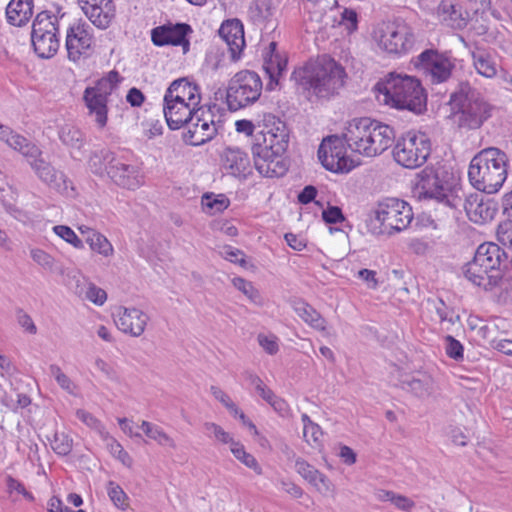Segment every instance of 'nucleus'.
Segmentation results:
<instances>
[{
    "label": "nucleus",
    "mask_w": 512,
    "mask_h": 512,
    "mask_svg": "<svg viewBox=\"0 0 512 512\" xmlns=\"http://www.w3.org/2000/svg\"><path fill=\"white\" fill-rule=\"evenodd\" d=\"M195 114L194 121L188 124V130L183 138L189 145L201 146L211 141L217 135L218 130L211 114V108L206 111L203 107H198Z\"/></svg>",
    "instance_id": "16"
},
{
    "label": "nucleus",
    "mask_w": 512,
    "mask_h": 512,
    "mask_svg": "<svg viewBox=\"0 0 512 512\" xmlns=\"http://www.w3.org/2000/svg\"><path fill=\"white\" fill-rule=\"evenodd\" d=\"M110 91L102 89V82H98L94 87H87L84 90L83 100L90 114L96 116V123L100 128L107 124L108 114V95Z\"/></svg>",
    "instance_id": "21"
},
{
    "label": "nucleus",
    "mask_w": 512,
    "mask_h": 512,
    "mask_svg": "<svg viewBox=\"0 0 512 512\" xmlns=\"http://www.w3.org/2000/svg\"><path fill=\"white\" fill-rule=\"evenodd\" d=\"M51 447L56 454L66 456L72 450V439L65 433H55Z\"/></svg>",
    "instance_id": "45"
},
{
    "label": "nucleus",
    "mask_w": 512,
    "mask_h": 512,
    "mask_svg": "<svg viewBox=\"0 0 512 512\" xmlns=\"http://www.w3.org/2000/svg\"><path fill=\"white\" fill-rule=\"evenodd\" d=\"M502 213L509 222H512V190L502 197Z\"/></svg>",
    "instance_id": "64"
},
{
    "label": "nucleus",
    "mask_w": 512,
    "mask_h": 512,
    "mask_svg": "<svg viewBox=\"0 0 512 512\" xmlns=\"http://www.w3.org/2000/svg\"><path fill=\"white\" fill-rule=\"evenodd\" d=\"M438 14L452 29H464L470 20L469 13L462 6L449 0H442L438 5Z\"/></svg>",
    "instance_id": "28"
},
{
    "label": "nucleus",
    "mask_w": 512,
    "mask_h": 512,
    "mask_svg": "<svg viewBox=\"0 0 512 512\" xmlns=\"http://www.w3.org/2000/svg\"><path fill=\"white\" fill-rule=\"evenodd\" d=\"M7 144L11 148L20 151L25 157L26 151L30 150V147H37L36 145L30 144L25 137L16 133L11 135V137L7 139Z\"/></svg>",
    "instance_id": "55"
},
{
    "label": "nucleus",
    "mask_w": 512,
    "mask_h": 512,
    "mask_svg": "<svg viewBox=\"0 0 512 512\" xmlns=\"http://www.w3.org/2000/svg\"><path fill=\"white\" fill-rule=\"evenodd\" d=\"M168 90V97H172V94L174 92L178 93L180 96L187 99V102H189V105H193V107H196L199 105L201 96L199 92V87L197 84L189 82L187 78H179L174 80L169 87Z\"/></svg>",
    "instance_id": "32"
},
{
    "label": "nucleus",
    "mask_w": 512,
    "mask_h": 512,
    "mask_svg": "<svg viewBox=\"0 0 512 512\" xmlns=\"http://www.w3.org/2000/svg\"><path fill=\"white\" fill-rule=\"evenodd\" d=\"M126 101L132 107H140L145 101V95L140 89L132 87L127 92Z\"/></svg>",
    "instance_id": "63"
},
{
    "label": "nucleus",
    "mask_w": 512,
    "mask_h": 512,
    "mask_svg": "<svg viewBox=\"0 0 512 512\" xmlns=\"http://www.w3.org/2000/svg\"><path fill=\"white\" fill-rule=\"evenodd\" d=\"M318 158L323 167L333 173H348L354 168L353 160L346 155L343 135H329L318 148Z\"/></svg>",
    "instance_id": "11"
},
{
    "label": "nucleus",
    "mask_w": 512,
    "mask_h": 512,
    "mask_svg": "<svg viewBox=\"0 0 512 512\" xmlns=\"http://www.w3.org/2000/svg\"><path fill=\"white\" fill-rule=\"evenodd\" d=\"M392 154L398 164L414 169L427 161L431 154V141L425 133L408 131L396 140Z\"/></svg>",
    "instance_id": "8"
},
{
    "label": "nucleus",
    "mask_w": 512,
    "mask_h": 512,
    "mask_svg": "<svg viewBox=\"0 0 512 512\" xmlns=\"http://www.w3.org/2000/svg\"><path fill=\"white\" fill-rule=\"evenodd\" d=\"M201 203L204 209L222 212L229 207L230 200L224 194H219L215 197L213 193L208 192L202 196Z\"/></svg>",
    "instance_id": "41"
},
{
    "label": "nucleus",
    "mask_w": 512,
    "mask_h": 512,
    "mask_svg": "<svg viewBox=\"0 0 512 512\" xmlns=\"http://www.w3.org/2000/svg\"><path fill=\"white\" fill-rule=\"evenodd\" d=\"M218 34L226 42L231 60H239L245 47L244 26L241 20L237 18L225 20L221 24Z\"/></svg>",
    "instance_id": "22"
},
{
    "label": "nucleus",
    "mask_w": 512,
    "mask_h": 512,
    "mask_svg": "<svg viewBox=\"0 0 512 512\" xmlns=\"http://www.w3.org/2000/svg\"><path fill=\"white\" fill-rule=\"evenodd\" d=\"M267 131H259L254 136L252 155L257 171L264 177H281L289 168L285 153L289 146L290 130L285 121L272 118Z\"/></svg>",
    "instance_id": "2"
},
{
    "label": "nucleus",
    "mask_w": 512,
    "mask_h": 512,
    "mask_svg": "<svg viewBox=\"0 0 512 512\" xmlns=\"http://www.w3.org/2000/svg\"><path fill=\"white\" fill-rule=\"evenodd\" d=\"M433 378L424 372H417L414 375H404L399 380V386L411 392L418 398H426L433 392Z\"/></svg>",
    "instance_id": "27"
},
{
    "label": "nucleus",
    "mask_w": 512,
    "mask_h": 512,
    "mask_svg": "<svg viewBox=\"0 0 512 512\" xmlns=\"http://www.w3.org/2000/svg\"><path fill=\"white\" fill-rule=\"evenodd\" d=\"M445 341L447 355L456 361L462 360L464 348L461 342L451 335L446 336Z\"/></svg>",
    "instance_id": "50"
},
{
    "label": "nucleus",
    "mask_w": 512,
    "mask_h": 512,
    "mask_svg": "<svg viewBox=\"0 0 512 512\" xmlns=\"http://www.w3.org/2000/svg\"><path fill=\"white\" fill-rule=\"evenodd\" d=\"M295 466L297 472L310 484L316 481V477H319L318 473L320 471L303 459L296 460Z\"/></svg>",
    "instance_id": "48"
},
{
    "label": "nucleus",
    "mask_w": 512,
    "mask_h": 512,
    "mask_svg": "<svg viewBox=\"0 0 512 512\" xmlns=\"http://www.w3.org/2000/svg\"><path fill=\"white\" fill-rule=\"evenodd\" d=\"M440 306L436 307V313L441 321H448L452 324L455 323L456 320H459V315L453 318L454 310L449 309L442 299L439 300Z\"/></svg>",
    "instance_id": "61"
},
{
    "label": "nucleus",
    "mask_w": 512,
    "mask_h": 512,
    "mask_svg": "<svg viewBox=\"0 0 512 512\" xmlns=\"http://www.w3.org/2000/svg\"><path fill=\"white\" fill-rule=\"evenodd\" d=\"M258 342L260 346L270 355L276 354L279 350L276 337H268L266 335L259 334Z\"/></svg>",
    "instance_id": "59"
},
{
    "label": "nucleus",
    "mask_w": 512,
    "mask_h": 512,
    "mask_svg": "<svg viewBox=\"0 0 512 512\" xmlns=\"http://www.w3.org/2000/svg\"><path fill=\"white\" fill-rule=\"evenodd\" d=\"M503 228V225H499L497 236L498 240L503 245V247H501L502 251L507 255V260H509L510 265L512 266V231H503Z\"/></svg>",
    "instance_id": "51"
},
{
    "label": "nucleus",
    "mask_w": 512,
    "mask_h": 512,
    "mask_svg": "<svg viewBox=\"0 0 512 512\" xmlns=\"http://www.w3.org/2000/svg\"><path fill=\"white\" fill-rule=\"evenodd\" d=\"M413 29L403 20L385 24L381 29L379 46L389 54L407 53L414 45Z\"/></svg>",
    "instance_id": "12"
},
{
    "label": "nucleus",
    "mask_w": 512,
    "mask_h": 512,
    "mask_svg": "<svg viewBox=\"0 0 512 512\" xmlns=\"http://www.w3.org/2000/svg\"><path fill=\"white\" fill-rule=\"evenodd\" d=\"M107 447L110 453L117 458L124 466L130 468L133 464V460L130 455L123 449L122 445L111 438L107 443Z\"/></svg>",
    "instance_id": "46"
},
{
    "label": "nucleus",
    "mask_w": 512,
    "mask_h": 512,
    "mask_svg": "<svg viewBox=\"0 0 512 512\" xmlns=\"http://www.w3.org/2000/svg\"><path fill=\"white\" fill-rule=\"evenodd\" d=\"M319 477H316V481L313 482V485L318 492H320L324 496L332 495L334 492V485L330 481V479L324 475L323 473H318Z\"/></svg>",
    "instance_id": "56"
},
{
    "label": "nucleus",
    "mask_w": 512,
    "mask_h": 512,
    "mask_svg": "<svg viewBox=\"0 0 512 512\" xmlns=\"http://www.w3.org/2000/svg\"><path fill=\"white\" fill-rule=\"evenodd\" d=\"M108 176L118 186L135 190L141 185L137 167L112 158L108 163Z\"/></svg>",
    "instance_id": "24"
},
{
    "label": "nucleus",
    "mask_w": 512,
    "mask_h": 512,
    "mask_svg": "<svg viewBox=\"0 0 512 512\" xmlns=\"http://www.w3.org/2000/svg\"><path fill=\"white\" fill-rule=\"evenodd\" d=\"M233 285L239 291H241L244 295H246L252 302H257L260 298V294L257 289L254 288L253 284L250 281H247L241 277H235L233 280Z\"/></svg>",
    "instance_id": "47"
},
{
    "label": "nucleus",
    "mask_w": 512,
    "mask_h": 512,
    "mask_svg": "<svg viewBox=\"0 0 512 512\" xmlns=\"http://www.w3.org/2000/svg\"><path fill=\"white\" fill-rule=\"evenodd\" d=\"M288 59L282 54L263 55V70L268 76L266 90L272 91L279 84V77L286 71Z\"/></svg>",
    "instance_id": "30"
},
{
    "label": "nucleus",
    "mask_w": 512,
    "mask_h": 512,
    "mask_svg": "<svg viewBox=\"0 0 512 512\" xmlns=\"http://www.w3.org/2000/svg\"><path fill=\"white\" fill-rule=\"evenodd\" d=\"M204 427L207 431H212L214 436L219 440L221 441L222 443H225V444H231V447L233 446V444L236 442L228 432L224 431V429L218 425V424H215V423H212V422H206L204 424Z\"/></svg>",
    "instance_id": "53"
},
{
    "label": "nucleus",
    "mask_w": 512,
    "mask_h": 512,
    "mask_svg": "<svg viewBox=\"0 0 512 512\" xmlns=\"http://www.w3.org/2000/svg\"><path fill=\"white\" fill-rule=\"evenodd\" d=\"M222 166L227 174L246 180L252 174L248 155L238 147H226L221 154Z\"/></svg>",
    "instance_id": "23"
},
{
    "label": "nucleus",
    "mask_w": 512,
    "mask_h": 512,
    "mask_svg": "<svg viewBox=\"0 0 512 512\" xmlns=\"http://www.w3.org/2000/svg\"><path fill=\"white\" fill-rule=\"evenodd\" d=\"M509 266L501 246L485 242L478 246L473 259L465 265L464 275L474 285L488 290L500 284Z\"/></svg>",
    "instance_id": "5"
},
{
    "label": "nucleus",
    "mask_w": 512,
    "mask_h": 512,
    "mask_svg": "<svg viewBox=\"0 0 512 512\" xmlns=\"http://www.w3.org/2000/svg\"><path fill=\"white\" fill-rule=\"evenodd\" d=\"M449 104L458 115V126L463 129H478L491 117V105L468 82L459 84L451 94Z\"/></svg>",
    "instance_id": "7"
},
{
    "label": "nucleus",
    "mask_w": 512,
    "mask_h": 512,
    "mask_svg": "<svg viewBox=\"0 0 512 512\" xmlns=\"http://www.w3.org/2000/svg\"><path fill=\"white\" fill-rule=\"evenodd\" d=\"M263 83L260 76L251 70L237 72L229 81L226 101L231 111H237L256 102L261 96Z\"/></svg>",
    "instance_id": "9"
},
{
    "label": "nucleus",
    "mask_w": 512,
    "mask_h": 512,
    "mask_svg": "<svg viewBox=\"0 0 512 512\" xmlns=\"http://www.w3.org/2000/svg\"><path fill=\"white\" fill-rule=\"evenodd\" d=\"M27 162L34 170L37 177L56 191L67 190L66 176L56 170L50 162L43 158V153L38 147H30L26 151Z\"/></svg>",
    "instance_id": "15"
},
{
    "label": "nucleus",
    "mask_w": 512,
    "mask_h": 512,
    "mask_svg": "<svg viewBox=\"0 0 512 512\" xmlns=\"http://www.w3.org/2000/svg\"><path fill=\"white\" fill-rule=\"evenodd\" d=\"M90 26L86 23H78L70 26L66 34V49L69 60L77 62L82 55H88L93 44V36Z\"/></svg>",
    "instance_id": "17"
},
{
    "label": "nucleus",
    "mask_w": 512,
    "mask_h": 512,
    "mask_svg": "<svg viewBox=\"0 0 512 512\" xmlns=\"http://www.w3.org/2000/svg\"><path fill=\"white\" fill-rule=\"evenodd\" d=\"M84 13L92 22V24L100 29L108 28L114 17L111 6L105 8V5L93 8L84 7Z\"/></svg>",
    "instance_id": "36"
},
{
    "label": "nucleus",
    "mask_w": 512,
    "mask_h": 512,
    "mask_svg": "<svg viewBox=\"0 0 512 512\" xmlns=\"http://www.w3.org/2000/svg\"><path fill=\"white\" fill-rule=\"evenodd\" d=\"M196 109L193 105H189V102L180 106L163 105V113L168 127L171 130H178L184 125H188L191 121H194Z\"/></svg>",
    "instance_id": "29"
},
{
    "label": "nucleus",
    "mask_w": 512,
    "mask_h": 512,
    "mask_svg": "<svg viewBox=\"0 0 512 512\" xmlns=\"http://www.w3.org/2000/svg\"><path fill=\"white\" fill-rule=\"evenodd\" d=\"M374 90L379 100L393 108L415 115L427 111V92L415 76L391 72L376 83Z\"/></svg>",
    "instance_id": "4"
},
{
    "label": "nucleus",
    "mask_w": 512,
    "mask_h": 512,
    "mask_svg": "<svg viewBox=\"0 0 512 512\" xmlns=\"http://www.w3.org/2000/svg\"><path fill=\"white\" fill-rule=\"evenodd\" d=\"M107 492L111 501L117 508L121 510H126L128 508V496L119 484L114 481H109Z\"/></svg>",
    "instance_id": "42"
},
{
    "label": "nucleus",
    "mask_w": 512,
    "mask_h": 512,
    "mask_svg": "<svg viewBox=\"0 0 512 512\" xmlns=\"http://www.w3.org/2000/svg\"><path fill=\"white\" fill-rule=\"evenodd\" d=\"M412 63L417 69H422L431 76L432 83L447 81L455 65L447 53H441L437 49H425Z\"/></svg>",
    "instance_id": "13"
},
{
    "label": "nucleus",
    "mask_w": 512,
    "mask_h": 512,
    "mask_svg": "<svg viewBox=\"0 0 512 512\" xmlns=\"http://www.w3.org/2000/svg\"><path fill=\"white\" fill-rule=\"evenodd\" d=\"M294 310L303 321L313 328L318 330L325 329V319L308 303L299 301L295 303Z\"/></svg>",
    "instance_id": "35"
},
{
    "label": "nucleus",
    "mask_w": 512,
    "mask_h": 512,
    "mask_svg": "<svg viewBox=\"0 0 512 512\" xmlns=\"http://www.w3.org/2000/svg\"><path fill=\"white\" fill-rule=\"evenodd\" d=\"M275 11L273 0H252L247 10V21L260 32H272L276 28Z\"/></svg>",
    "instance_id": "19"
},
{
    "label": "nucleus",
    "mask_w": 512,
    "mask_h": 512,
    "mask_svg": "<svg viewBox=\"0 0 512 512\" xmlns=\"http://www.w3.org/2000/svg\"><path fill=\"white\" fill-rule=\"evenodd\" d=\"M148 319L149 317L137 308L119 307L114 322L122 332L138 337L144 332Z\"/></svg>",
    "instance_id": "25"
},
{
    "label": "nucleus",
    "mask_w": 512,
    "mask_h": 512,
    "mask_svg": "<svg viewBox=\"0 0 512 512\" xmlns=\"http://www.w3.org/2000/svg\"><path fill=\"white\" fill-rule=\"evenodd\" d=\"M60 141L69 150L74 160H81L85 156V134L76 126L65 124L58 131Z\"/></svg>",
    "instance_id": "26"
},
{
    "label": "nucleus",
    "mask_w": 512,
    "mask_h": 512,
    "mask_svg": "<svg viewBox=\"0 0 512 512\" xmlns=\"http://www.w3.org/2000/svg\"><path fill=\"white\" fill-rule=\"evenodd\" d=\"M231 452L244 465L253 469L258 474H261V468H260L257 460L255 459V457L253 455H251L245 451V448L241 443L235 442L233 444V446L231 447Z\"/></svg>",
    "instance_id": "43"
},
{
    "label": "nucleus",
    "mask_w": 512,
    "mask_h": 512,
    "mask_svg": "<svg viewBox=\"0 0 512 512\" xmlns=\"http://www.w3.org/2000/svg\"><path fill=\"white\" fill-rule=\"evenodd\" d=\"M59 22L58 16H53L50 11L44 10L39 12L32 24L31 36H45L55 34L58 36Z\"/></svg>",
    "instance_id": "33"
},
{
    "label": "nucleus",
    "mask_w": 512,
    "mask_h": 512,
    "mask_svg": "<svg viewBox=\"0 0 512 512\" xmlns=\"http://www.w3.org/2000/svg\"><path fill=\"white\" fill-rule=\"evenodd\" d=\"M193 29L184 22L165 23L151 30V41L157 47L180 46L183 54L190 50V35Z\"/></svg>",
    "instance_id": "14"
},
{
    "label": "nucleus",
    "mask_w": 512,
    "mask_h": 512,
    "mask_svg": "<svg viewBox=\"0 0 512 512\" xmlns=\"http://www.w3.org/2000/svg\"><path fill=\"white\" fill-rule=\"evenodd\" d=\"M33 15V0H11L6 7V17L13 26H24Z\"/></svg>",
    "instance_id": "31"
},
{
    "label": "nucleus",
    "mask_w": 512,
    "mask_h": 512,
    "mask_svg": "<svg viewBox=\"0 0 512 512\" xmlns=\"http://www.w3.org/2000/svg\"><path fill=\"white\" fill-rule=\"evenodd\" d=\"M380 232L393 234L406 229L413 220L412 207L398 198H385L379 201L374 210Z\"/></svg>",
    "instance_id": "10"
},
{
    "label": "nucleus",
    "mask_w": 512,
    "mask_h": 512,
    "mask_svg": "<svg viewBox=\"0 0 512 512\" xmlns=\"http://www.w3.org/2000/svg\"><path fill=\"white\" fill-rule=\"evenodd\" d=\"M17 320L20 326L26 329L29 333L35 334L37 332V328L32 318L21 308L17 310Z\"/></svg>",
    "instance_id": "62"
},
{
    "label": "nucleus",
    "mask_w": 512,
    "mask_h": 512,
    "mask_svg": "<svg viewBox=\"0 0 512 512\" xmlns=\"http://www.w3.org/2000/svg\"><path fill=\"white\" fill-rule=\"evenodd\" d=\"M301 420L303 422V437L305 441L314 447L320 446L321 437L323 436V431L321 427L313 422L307 414H302Z\"/></svg>",
    "instance_id": "39"
},
{
    "label": "nucleus",
    "mask_w": 512,
    "mask_h": 512,
    "mask_svg": "<svg viewBox=\"0 0 512 512\" xmlns=\"http://www.w3.org/2000/svg\"><path fill=\"white\" fill-rule=\"evenodd\" d=\"M474 66L477 72L487 78L494 77L497 73L495 62L485 52L473 53Z\"/></svg>",
    "instance_id": "40"
},
{
    "label": "nucleus",
    "mask_w": 512,
    "mask_h": 512,
    "mask_svg": "<svg viewBox=\"0 0 512 512\" xmlns=\"http://www.w3.org/2000/svg\"><path fill=\"white\" fill-rule=\"evenodd\" d=\"M317 188L313 185H306L298 194L297 199L300 204L307 205L315 200Z\"/></svg>",
    "instance_id": "60"
},
{
    "label": "nucleus",
    "mask_w": 512,
    "mask_h": 512,
    "mask_svg": "<svg viewBox=\"0 0 512 512\" xmlns=\"http://www.w3.org/2000/svg\"><path fill=\"white\" fill-rule=\"evenodd\" d=\"M507 154L497 147L480 150L470 161L468 178L471 185L486 194L496 193L507 178Z\"/></svg>",
    "instance_id": "6"
},
{
    "label": "nucleus",
    "mask_w": 512,
    "mask_h": 512,
    "mask_svg": "<svg viewBox=\"0 0 512 512\" xmlns=\"http://www.w3.org/2000/svg\"><path fill=\"white\" fill-rule=\"evenodd\" d=\"M31 42L37 56L43 59L53 57L60 46L58 36L55 34L31 36Z\"/></svg>",
    "instance_id": "34"
},
{
    "label": "nucleus",
    "mask_w": 512,
    "mask_h": 512,
    "mask_svg": "<svg viewBox=\"0 0 512 512\" xmlns=\"http://www.w3.org/2000/svg\"><path fill=\"white\" fill-rule=\"evenodd\" d=\"M484 15L485 14L480 12L479 15H474V17L471 18V31L477 36H483L489 31V26Z\"/></svg>",
    "instance_id": "57"
},
{
    "label": "nucleus",
    "mask_w": 512,
    "mask_h": 512,
    "mask_svg": "<svg viewBox=\"0 0 512 512\" xmlns=\"http://www.w3.org/2000/svg\"><path fill=\"white\" fill-rule=\"evenodd\" d=\"M53 231L56 235L65 240L67 243L71 244L73 247L77 249H82L84 247L82 240L69 226L56 225L53 227Z\"/></svg>",
    "instance_id": "44"
},
{
    "label": "nucleus",
    "mask_w": 512,
    "mask_h": 512,
    "mask_svg": "<svg viewBox=\"0 0 512 512\" xmlns=\"http://www.w3.org/2000/svg\"><path fill=\"white\" fill-rule=\"evenodd\" d=\"M322 219L327 224L342 223L346 220L342 209L339 206L330 204L322 211Z\"/></svg>",
    "instance_id": "49"
},
{
    "label": "nucleus",
    "mask_w": 512,
    "mask_h": 512,
    "mask_svg": "<svg viewBox=\"0 0 512 512\" xmlns=\"http://www.w3.org/2000/svg\"><path fill=\"white\" fill-rule=\"evenodd\" d=\"M32 259L44 269L54 271V258L41 249L31 250Z\"/></svg>",
    "instance_id": "52"
},
{
    "label": "nucleus",
    "mask_w": 512,
    "mask_h": 512,
    "mask_svg": "<svg viewBox=\"0 0 512 512\" xmlns=\"http://www.w3.org/2000/svg\"><path fill=\"white\" fill-rule=\"evenodd\" d=\"M79 230L82 234L85 233L82 227H79ZM86 232L88 233L86 242L93 251H96L103 256H109L113 252L112 245L104 235L95 232L90 228H86Z\"/></svg>",
    "instance_id": "37"
},
{
    "label": "nucleus",
    "mask_w": 512,
    "mask_h": 512,
    "mask_svg": "<svg viewBox=\"0 0 512 512\" xmlns=\"http://www.w3.org/2000/svg\"><path fill=\"white\" fill-rule=\"evenodd\" d=\"M112 158H115L114 153L108 149L92 152L88 161L90 170L96 175H103L104 172L108 174V163Z\"/></svg>",
    "instance_id": "38"
},
{
    "label": "nucleus",
    "mask_w": 512,
    "mask_h": 512,
    "mask_svg": "<svg viewBox=\"0 0 512 512\" xmlns=\"http://www.w3.org/2000/svg\"><path fill=\"white\" fill-rule=\"evenodd\" d=\"M346 72L330 57H323L315 64L294 69L291 80L302 88L310 102L315 99H329L343 87Z\"/></svg>",
    "instance_id": "3"
},
{
    "label": "nucleus",
    "mask_w": 512,
    "mask_h": 512,
    "mask_svg": "<svg viewBox=\"0 0 512 512\" xmlns=\"http://www.w3.org/2000/svg\"><path fill=\"white\" fill-rule=\"evenodd\" d=\"M222 253L225 255L226 259H228L229 261H231L233 263H238L242 267H245L247 264V262L244 258L245 254L243 253V251H241L239 249H235L231 246H225L223 248Z\"/></svg>",
    "instance_id": "58"
},
{
    "label": "nucleus",
    "mask_w": 512,
    "mask_h": 512,
    "mask_svg": "<svg viewBox=\"0 0 512 512\" xmlns=\"http://www.w3.org/2000/svg\"><path fill=\"white\" fill-rule=\"evenodd\" d=\"M372 126L373 119L369 117L354 118L347 122L342 133L347 147L363 155V148L368 144Z\"/></svg>",
    "instance_id": "18"
},
{
    "label": "nucleus",
    "mask_w": 512,
    "mask_h": 512,
    "mask_svg": "<svg viewBox=\"0 0 512 512\" xmlns=\"http://www.w3.org/2000/svg\"><path fill=\"white\" fill-rule=\"evenodd\" d=\"M85 296L88 300L99 306L103 305L107 299L106 291L92 283L89 284Z\"/></svg>",
    "instance_id": "54"
},
{
    "label": "nucleus",
    "mask_w": 512,
    "mask_h": 512,
    "mask_svg": "<svg viewBox=\"0 0 512 512\" xmlns=\"http://www.w3.org/2000/svg\"><path fill=\"white\" fill-rule=\"evenodd\" d=\"M414 194L419 200H434L453 209L463 205L468 218L476 224L492 221L499 210L497 201L493 198H485L479 193L470 194L463 201L456 194L453 174L444 167L435 170L423 169L418 174Z\"/></svg>",
    "instance_id": "1"
},
{
    "label": "nucleus",
    "mask_w": 512,
    "mask_h": 512,
    "mask_svg": "<svg viewBox=\"0 0 512 512\" xmlns=\"http://www.w3.org/2000/svg\"><path fill=\"white\" fill-rule=\"evenodd\" d=\"M369 137L367 146L363 148V155L373 157L382 154L392 146L396 133L393 127L373 119Z\"/></svg>",
    "instance_id": "20"
}]
</instances>
